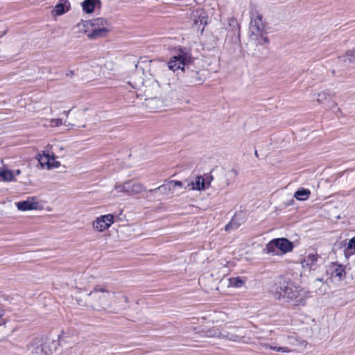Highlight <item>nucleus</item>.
<instances>
[{
	"instance_id": "1",
	"label": "nucleus",
	"mask_w": 355,
	"mask_h": 355,
	"mask_svg": "<svg viewBox=\"0 0 355 355\" xmlns=\"http://www.w3.org/2000/svg\"><path fill=\"white\" fill-rule=\"evenodd\" d=\"M178 69L184 71L182 82L187 86L201 85L205 79L204 70L193 69L190 53L185 48H178L175 50L174 55L167 64H160L155 75L159 86L170 85L168 78L171 75L169 71H175Z\"/></svg>"
},
{
	"instance_id": "2",
	"label": "nucleus",
	"mask_w": 355,
	"mask_h": 355,
	"mask_svg": "<svg viewBox=\"0 0 355 355\" xmlns=\"http://www.w3.org/2000/svg\"><path fill=\"white\" fill-rule=\"evenodd\" d=\"M279 295L286 298L287 302H292L294 305H304L308 292L296 286L292 282L284 281L279 283Z\"/></svg>"
},
{
	"instance_id": "3",
	"label": "nucleus",
	"mask_w": 355,
	"mask_h": 355,
	"mask_svg": "<svg viewBox=\"0 0 355 355\" xmlns=\"http://www.w3.org/2000/svg\"><path fill=\"white\" fill-rule=\"evenodd\" d=\"M105 293H109L106 286H95L87 295L86 306L98 311L105 310L109 300Z\"/></svg>"
},
{
	"instance_id": "4",
	"label": "nucleus",
	"mask_w": 355,
	"mask_h": 355,
	"mask_svg": "<svg viewBox=\"0 0 355 355\" xmlns=\"http://www.w3.org/2000/svg\"><path fill=\"white\" fill-rule=\"evenodd\" d=\"M58 343L44 336L34 338L28 347L30 353L35 355H52L55 352Z\"/></svg>"
},
{
	"instance_id": "5",
	"label": "nucleus",
	"mask_w": 355,
	"mask_h": 355,
	"mask_svg": "<svg viewBox=\"0 0 355 355\" xmlns=\"http://www.w3.org/2000/svg\"><path fill=\"white\" fill-rule=\"evenodd\" d=\"M293 244L291 241L286 238H277L271 240L263 249V251L267 254H272L274 255L278 254V250L282 254H286L292 251Z\"/></svg>"
},
{
	"instance_id": "6",
	"label": "nucleus",
	"mask_w": 355,
	"mask_h": 355,
	"mask_svg": "<svg viewBox=\"0 0 355 355\" xmlns=\"http://www.w3.org/2000/svg\"><path fill=\"white\" fill-rule=\"evenodd\" d=\"M265 25L263 22L262 16L259 15L252 19L250 24V39L257 41L262 37L265 33Z\"/></svg>"
},
{
	"instance_id": "7",
	"label": "nucleus",
	"mask_w": 355,
	"mask_h": 355,
	"mask_svg": "<svg viewBox=\"0 0 355 355\" xmlns=\"http://www.w3.org/2000/svg\"><path fill=\"white\" fill-rule=\"evenodd\" d=\"M114 223V215L109 214L98 217L93 223L95 230L98 232H103L109 228Z\"/></svg>"
},
{
	"instance_id": "8",
	"label": "nucleus",
	"mask_w": 355,
	"mask_h": 355,
	"mask_svg": "<svg viewBox=\"0 0 355 355\" xmlns=\"http://www.w3.org/2000/svg\"><path fill=\"white\" fill-rule=\"evenodd\" d=\"M208 16L202 10H196L192 13L193 25L196 26L198 31H204L205 25L207 24Z\"/></svg>"
},
{
	"instance_id": "9",
	"label": "nucleus",
	"mask_w": 355,
	"mask_h": 355,
	"mask_svg": "<svg viewBox=\"0 0 355 355\" xmlns=\"http://www.w3.org/2000/svg\"><path fill=\"white\" fill-rule=\"evenodd\" d=\"M318 255L314 254H309L306 256L301 261L302 267L304 270H315L318 268Z\"/></svg>"
},
{
	"instance_id": "10",
	"label": "nucleus",
	"mask_w": 355,
	"mask_h": 355,
	"mask_svg": "<svg viewBox=\"0 0 355 355\" xmlns=\"http://www.w3.org/2000/svg\"><path fill=\"white\" fill-rule=\"evenodd\" d=\"M125 187H126V193L129 196L140 193L145 191V187L141 183L133 180L125 182Z\"/></svg>"
},
{
	"instance_id": "11",
	"label": "nucleus",
	"mask_w": 355,
	"mask_h": 355,
	"mask_svg": "<svg viewBox=\"0 0 355 355\" xmlns=\"http://www.w3.org/2000/svg\"><path fill=\"white\" fill-rule=\"evenodd\" d=\"M109 31L108 28L105 26H102L101 28H93L91 30V32L87 33V37L89 39H97L100 37H105L107 32Z\"/></svg>"
},
{
	"instance_id": "12",
	"label": "nucleus",
	"mask_w": 355,
	"mask_h": 355,
	"mask_svg": "<svg viewBox=\"0 0 355 355\" xmlns=\"http://www.w3.org/2000/svg\"><path fill=\"white\" fill-rule=\"evenodd\" d=\"M230 26H232V30L228 33L232 35V40L234 42H240V26L236 21L232 19L230 22Z\"/></svg>"
},
{
	"instance_id": "13",
	"label": "nucleus",
	"mask_w": 355,
	"mask_h": 355,
	"mask_svg": "<svg viewBox=\"0 0 355 355\" xmlns=\"http://www.w3.org/2000/svg\"><path fill=\"white\" fill-rule=\"evenodd\" d=\"M38 203L30 200H24L16 202L17 207L21 211L33 210L37 208Z\"/></svg>"
},
{
	"instance_id": "14",
	"label": "nucleus",
	"mask_w": 355,
	"mask_h": 355,
	"mask_svg": "<svg viewBox=\"0 0 355 355\" xmlns=\"http://www.w3.org/2000/svg\"><path fill=\"white\" fill-rule=\"evenodd\" d=\"M70 6L68 0H60L59 3L55 6L53 12L56 15H61L65 13Z\"/></svg>"
},
{
	"instance_id": "15",
	"label": "nucleus",
	"mask_w": 355,
	"mask_h": 355,
	"mask_svg": "<svg viewBox=\"0 0 355 355\" xmlns=\"http://www.w3.org/2000/svg\"><path fill=\"white\" fill-rule=\"evenodd\" d=\"M96 3H100V0H85L82 3L83 10L86 13L93 12Z\"/></svg>"
},
{
	"instance_id": "16",
	"label": "nucleus",
	"mask_w": 355,
	"mask_h": 355,
	"mask_svg": "<svg viewBox=\"0 0 355 355\" xmlns=\"http://www.w3.org/2000/svg\"><path fill=\"white\" fill-rule=\"evenodd\" d=\"M345 269L342 265H333L331 271L332 277H338L339 280H340L345 276Z\"/></svg>"
},
{
	"instance_id": "17",
	"label": "nucleus",
	"mask_w": 355,
	"mask_h": 355,
	"mask_svg": "<svg viewBox=\"0 0 355 355\" xmlns=\"http://www.w3.org/2000/svg\"><path fill=\"white\" fill-rule=\"evenodd\" d=\"M171 191H173L172 187L170 185V182H168L155 189H150L149 193L153 194L159 192L162 194H168Z\"/></svg>"
},
{
	"instance_id": "18",
	"label": "nucleus",
	"mask_w": 355,
	"mask_h": 355,
	"mask_svg": "<svg viewBox=\"0 0 355 355\" xmlns=\"http://www.w3.org/2000/svg\"><path fill=\"white\" fill-rule=\"evenodd\" d=\"M44 157L46 159V164L49 168L53 167L57 168L60 165L59 162L55 161L58 157L55 155V153L44 154Z\"/></svg>"
},
{
	"instance_id": "19",
	"label": "nucleus",
	"mask_w": 355,
	"mask_h": 355,
	"mask_svg": "<svg viewBox=\"0 0 355 355\" xmlns=\"http://www.w3.org/2000/svg\"><path fill=\"white\" fill-rule=\"evenodd\" d=\"M162 101L158 98H151L146 100V106L153 112L159 108Z\"/></svg>"
},
{
	"instance_id": "20",
	"label": "nucleus",
	"mask_w": 355,
	"mask_h": 355,
	"mask_svg": "<svg viewBox=\"0 0 355 355\" xmlns=\"http://www.w3.org/2000/svg\"><path fill=\"white\" fill-rule=\"evenodd\" d=\"M311 191L308 189L301 188L294 193V197L298 200H306L309 198Z\"/></svg>"
},
{
	"instance_id": "21",
	"label": "nucleus",
	"mask_w": 355,
	"mask_h": 355,
	"mask_svg": "<svg viewBox=\"0 0 355 355\" xmlns=\"http://www.w3.org/2000/svg\"><path fill=\"white\" fill-rule=\"evenodd\" d=\"M77 28L79 32L85 33L87 35L88 33L91 32L92 24H91V21L82 20L77 24Z\"/></svg>"
},
{
	"instance_id": "22",
	"label": "nucleus",
	"mask_w": 355,
	"mask_h": 355,
	"mask_svg": "<svg viewBox=\"0 0 355 355\" xmlns=\"http://www.w3.org/2000/svg\"><path fill=\"white\" fill-rule=\"evenodd\" d=\"M225 176V186H229L235 181L237 176V172L234 169H231L226 172Z\"/></svg>"
},
{
	"instance_id": "23",
	"label": "nucleus",
	"mask_w": 355,
	"mask_h": 355,
	"mask_svg": "<svg viewBox=\"0 0 355 355\" xmlns=\"http://www.w3.org/2000/svg\"><path fill=\"white\" fill-rule=\"evenodd\" d=\"M219 338L231 341H237L239 339V336L236 335L234 332H227L223 330L220 332Z\"/></svg>"
},
{
	"instance_id": "24",
	"label": "nucleus",
	"mask_w": 355,
	"mask_h": 355,
	"mask_svg": "<svg viewBox=\"0 0 355 355\" xmlns=\"http://www.w3.org/2000/svg\"><path fill=\"white\" fill-rule=\"evenodd\" d=\"M0 177L3 181L10 182L15 180L12 171L10 170L0 171Z\"/></svg>"
},
{
	"instance_id": "25",
	"label": "nucleus",
	"mask_w": 355,
	"mask_h": 355,
	"mask_svg": "<svg viewBox=\"0 0 355 355\" xmlns=\"http://www.w3.org/2000/svg\"><path fill=\"white\" fill-rule=\"evenodd\" d=\"M347 60L349 62H355V49L347 51L345 55L339 58V62H346Z\"/></svg>"
},
{
	"instance_id": "26",
	"label": "nucleus",
	"mask_w": 355,
	"mask_h": 355,
	"mask_svg": "<svg viewBox=\"0 0 355 355\" xmlns=\"http://www.w3.org/2000/svg\"><path fill=\"white\" fill-rule=\"evenodd\" d=\"M91 24H92V28H102V26H105L107 28V21L105 19L103 18H96L90 20Z\"/></svg>"
},
{
	"instance_id": "27",
	"label": "nucleus",
	"mask_w": 355,
	"mask_h": 355,
	"mask_svg": "<svg viewBox=\"0 0 355 355\" xmlns=\"http://www.w3.org/2000/svg\"><path fill=\"white\" fill-rule=\"evenodd\" d=\"M205 188V180L201 176L197 177L196 181L192 183V189L200 191Z\"/></svg>"
},
{
	"instance_id": "28",
	"label": "nucleus",
	"mask_w": 355,
	"mask_h": 355,
	"mask_svg": "<svg viewBox=\"0 0 355 355\" xmlns=\"http://www.w3.org/2000/svg\"><path fill=\"white\" fill-rule=\"evenodd\" d=\"M354 250H355V236L351 239L348 242L347 247L345 250V257L354 254Z\"/></svg>"
},
{
	"instance_id": "29",
	"label": "nucleus",
	"mask_w": 355,
	"mask_h": 355,
	"mask_svg": "<svg viewBox=\"0 0 355 355\" xmlns=\"http://www.w3.org/2000/svg\"><path fill=\"white\" fill-rule=\"evenodd\" d=\"M202 333L203 334L202 336L209 338L218 337L219 338L220 334V331L215 328L208 329L207 331H202Z\"/></svg>"
},
{
	"instance_id": "30",
	"label": "nucleus",
	"mask_w": 355,
	"mask_h": 355,
	"mask_svg": "<svg viewBox=\"0 0 355 355\" xmlns=\"http://www.w3.org/2000/svg\"><path fill=\"white\" fill-rule=\"evenodd\" d=\"M331 98V96L329 93L325 91H322L318 94L317 101L320 103H323L326 101H328Z\"/></svg>"
},
{
	"instance_id": "31",
	"label": "nucleus",
	"mask_w": 355,
	"mask_h": 355,
	"mask_svg": "<svg viewBox=\"0 0 355 355\" xmlns=\"http://www.w3.org/2000/svg\"><path fill=\"white\" fill-rule=\"evenodd\" d=\"M230 283L232 286L240 288L244 285L245 280L242 277H237L236 278L231 279Z\"/></svg>"
},
{
	"instance_id": "32",
	"label": "nucleus",
	"mask_w": 355,
	"mask_h": 355,
	"mask_svg": "<svg viewBox=\"0 0 355 355\" xmlns=\"http://www.w3.org/2000/svg\"><path fill=\"white\" fill-rule=\"evenodd\" d=\"M236 217L234 216V218H232L231 221L227 224L225 225V230L228 231V230H236L237 229L240 224L238 223L236 221Z\"/></svg>"
},
{
	"instance_id": "33",
	"label": "nucleus",
	"mask_w": 355,
	"mask_h": 355,
	"mask_svg": "<svg viewBox=\"0 0 355 355\" xmlns=\"http://www.w3.org/2000/svg\"><path fill=\"white\" fill-rule=\"evenodd\" d=\"M266 347H268L270 349H272V350H275V351H277L279 352H283V353H288V352H291L292 351L290 348H288L287 347H276V346H272V345H266Z\"/></svg>"
},
{
	"instance_id": "34",
	"label": "nucleus",
	"mask_w": 355,
	"mask_h": 355,
	"mask_svg": "<svg viewBox=\"0 0 355 355\" xmlns=\"http://www.w3.org/2000/svg\"><path fill=\"white\" fill-rule=\"evenodd\" d=\"M115 189L119 192H125L126 193V187H125V182L122 184H115Z\"/></svg>"
},
{
	"instance_id": "35",
	"label": "nucleus",
	"mask_w": 355,
	"mask_h": 355,
	"mask_svg": "<svg viewBox=\"0 0 355 355\" xmlns=\"http://www.w3.org/2000/svg\"><path fill=\"white\" fill-rule=\"evenodd\" d=\"M169 182H170L171 187H172L173 191L174 190V189L176 187H181L182 186V183L180 181L171 180V181H169Z\"/></svg>"
},
{
	"instance_id": "36",
	"label": "nucleus",
	"mask_w": 355,
	"mask_h": 355,
	"mask_svg": "<svg viewBox=\"0 0 355 355\" xmlns=\"http://www.w3.org/2000/svg\"><path fill=\"white\" fill-rule=\"evenodd\" d=\"M64 150H65L64 148H63L62 146L59 147V148L55 147V153H60V155L61 157H63L64 155V153H62V151H64Z\"/></svg>"
},
{
	"instance_id": "37",
	"label": "nucleus",
	"mask_w": 355,
	"mask_h": 355,
	"mask_svg": "<svg viewBox=\"0 0 355 355\" xmlns=\"http://www.w3.org/2000/svg\"><path fill=\"white\" fill-rule=\"evenodd\" d=\"M52 123L55 126H59V125H62V119H56L52 120Z\"/></svg>"
},
{
	"instance_id": "38",
	"label": "nucleus",
	"mask_w": 355,
	"mask_h": 355,
	"mask_svg": "<svg viewBox=\"0 0 355 355\" xmlns=\"http://www.w3.org/2000/svg\"><path fill=\"white\" fill-rule=\"evenodd\" d=\"M74 74L73 71L69 70L68 72H67L66 76L72 77Z\"/></svg>"
},
{
	"instance_id": "39",
	"label": "nucleus",
	"mask_w": 355,
	"mask_h": 355,
	"mask_svg": "<svg viewBox=\"0 0 355 355\" xmlns=\"http://www.w3.org/2000/svg\"><path fill=\"white\" fill-rule=\"evenodd\" d=\"M263 35H265V33ZM261 38L263 40L264 42H266V43H268L269 42V40H268V38L266 36L263 35V37H261Z\"/></svg>"
},
{
	"instance_id": "40",
	"label": "nucleus",
	"mask_w": 355,
	"mask_h": 355,
	"mask_svg": "<svg viewBox=\"0 0 355 355\" xmlns=\"http://www.w3.org/2000/svg\"><path fill=\"white\" fill-rule=\"evenodd\" d=\"M78 304L80 306H86V301L83 303L82 300H78Z\"/></svg>"
},
{
	"instance_id": "41",
	"label": "nucleus",
	"mask_w": 355,
	"mask_h": 355,
	"mask_svg": "<svg viewBox=\"0 0 355 355\" xmlns=\"http://www.w3.org/2000/svg\"><path fill=\"white\" fill-rule=\"evenodd\" d=\"M15 175H19L21 173V171L19 169H17L14 172H12Z\"/></svg>"
},
{
	"instance_id": "42",
	"label": "nucleus",
	"mask_w": 355,
	"mask_h": 355,
	"mask_svg": "<svg viewBox=\"0 0 355 355\" xmlns=\"http://www.w3.org/2000/svg\"><path fill=\"white\" fill-rule=\"evenodd\" d=\"M123 298L124 299V301H125V303H128L129 302V300H128V297L127 296L123 295Z\"/></svg>"
},
{
	"instance_id": "43",
	"label": "nucleus",
	"mask_w": 355,
	"mask_h": 355,
	"mask_svg": "<svg viewBox=\"0 0 355 355\" xmlns=\"http://www.w3.org/2000/svg\"><path fill=\"white\" fill-rule=\"evenodd\" d=\"M69 112H70V110H68V111H64V114H65V115L67 116H68V114H69Z\"/></svg>"
},
{
	"instance_id": "44",
	"label": "nucleus",
	"mask_w": 355,
	"mask_h": 355,
	"mask_svg": "<svg viewBox=\"0 0 355 355\" xmlns=\"http://www.w3.org/2000/svg\"><path fill=\"white\" fill-rule=\"evenodd\" d=\"M322 280H323L322 278H318L316 279V281H319V282H322Z\"/></svg>"
},
{
	"instance_id": "45",
	"label": "nucleus",
	"mask_w": 355,
	"mask_h": 355,
	"mask_svg": "<svg viewBox=\"0 0 355 355\" xmlns=\"http://www.w3.org/2000/svg\"><path fill=\"white\" fill-rule=\"evenodd\" d=\"M254 154H255L256 157H258V153H257V150H255Z\"/></svg>"
},
{
	"instance_id": "46",
	"label": "nucleus",
	"mask_w": 355,
	"mask_h": 355,
	"mask_svg": "<svg viewBox=\"0 0 355 355\" xmlns=\"http://www.w3.org/2000/svg\"><path fill=\"white\" fill-rule=\"evenodd\" d=\"M39 159V162L41 163V164H42V158H40L38 159Z\"/></svg>"
}]
</instances>
